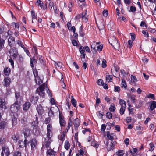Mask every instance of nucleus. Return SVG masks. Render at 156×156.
Instances as JSON below:
<instances>
[{
  "label": "nucleus",
  "mask_w": 156,
  "mask_h": 156,
  "mask_svg": "<svg viewBox=\"0 0 156 156\" xmlns=\"http://www.w3.org/2000/svg\"><path fill=\"white\" fill-rule=\"evenodd\" d=\"M91 146L96 148H98L99 146V144L96 143V141H93L91 143Z\"/></svg>",
  "instance_id": "45"
},
{
  "label": "nucleus",
  "mask_w": 156,
  "mask_h": 156,
  "mask_svg": "<svg viewBox=\"0 0 156 156\" xmlns=\"http://www.w3.org/2000/svg\"><path fill=\"white\" fill-rule=\"evenodd\" d=\"M12 23L15 25V31H20L19 27V24L17 23Z\"/></svg>",
  "instance_id": "42"
},
{
  "label": "nucleus",
  "mask_w": 156,
  "mask_h": 156,
  "mask_svg": "<svg viewBox=\"0 0 156 156\" xmlns=\"http://www.w3.org/2000/svg\"><path fill=\"white\" fill-rule=\"evenodd\" d=\"M31 104L29 102H26L23 105V109L25 111H27L30 108Z\"/></svg>",
  "instance_id": "22"
},
{
  "label": "nucleus",
  "mask_w": 156,
  "mask_h": 156,
  "mask_svg": "<svg viewBox=\"0 0 156 156\" xmlns=\"http://www.w3.org/2000/svg\"><path fill=\"white\" fill-rule=\"evenodd\" d=\"M45 141L43 144V147L44 148H48L49 147L50 144L52 141L51 138H48L47 137L45 138Z\"/></svg>",
  "instance_id": "11"
},
{
  "label": "nucleus",
  "mask_w": 156,
  "mask_h": 156,
  "mask_svg": "<svg viewBox=\"0 0 156 156\" xmlns=\"http://www.w3.org/2000/svg\"><path fill=\"white\" fill-rule=\"evenodd\" d=\"M126 107H121L119 110V112L121 115H122L124 114Z\"/></svg>",
  "instance_id": "47"
},
{
  "label": "nucleus",
  "mask_w": 156,
  "mask_h": 156,
  "mask_svg": "<svg viewBox=\"0 0 156 156\" xmlns=\"http://www.w3.org/2000/svg\"><path fill=\"white\" fill-rule=\"evenodd\" d=\"M52 125L50 124H48L47 125V138H51L53 135V133L52 131Z\"/></svg>",
  "instance_id": "7"
},
{
  "label": "nucleus",
  "mask_w": 156,
  "mask_h": 156,
  "mask_svg": "<svg viewBox=\"0 0 156 156\" xmlns=\"http://www.w3.org/2000/svg\"><path fill=\"white\" fill-rule=\"evenodd\" d=\"M38 118L36 117L35 120H34L31 123V126L33 128V132L36 135L40 134V129L38 126Z\"/></svg>",
  "instance_id": "2"
},
{
  "label": "nucleus",
  "mask_w": 156,
  "mask_h": 156,
  "mask_svg": "<svg viewBox=\"0 0 156 156\" xmlns=\"http://www.w3.org/2000/svg\"><path fill=\"white\" fill-rule=\"evenodd\" d=\"M112 75H110L109 73H106V81L108 82L111 81L112 80Z\"/></svg>",
  "instance_id": "29"
},
{
  "label": "nucleus",
  "mask_w": 156,
  "mask_h": 156,
  "mask_svg": "<svg viewBox=\"0 0 156 156\" xmlns=\"http://www.w3.org/2000/svg\"><path fill=\"white\" fill-rule=\"evenodd\" d=\"M102 67L103 68H105L107 66L106 61L105 59H103L102 62Z\"/></svg>",
  "instance_id": "48"
},
{
  "label": "nucleus",
  "mask_w": 156,
  "mask_h": 156,
  "mask_svg": "<svg viewBox=\"0 0 156 156\" xmlns=\"http://www.w3.org/2000/svg\"><path fill=\"white\" fill-rule=\"evenodd\" d=\"M65 137V135L63 133V134L58 136V139L62 141H63L64 140Z\"/></svg>",
  "instance_id": "39"
},
{
  "label": "nucleus",
  "mask_w": 156,
  "mask_h": 156,
  "mask_svg": "<svg viewBox=\"0 0 156 156\" xmlns=\"http://www.w3.org/2000/svg\"><path fill=\"white\" fill-rule=\"evenodd\" d=\"M103 15L104 17H106L108 15V10H103Z\"/></svg>",
  "instance_id": "63"
},
{
  "label": "nucleus",
  "mask_w": 156,
  "mask_h": 156,
  "mask_svg": "<svg viewBox=\"0 0 156 156\" xmlns=\"http://www.w3.org/2000/svg\"><path fill=\"white\" fill-rule=\"evenodd\" d=\"M72 122L74 125L75 129L76 130H77L80 122V120L77 118H76Z\"/></svg>",
  "instance_id": "13"
},
{
  "label": "nucleus",
  "mask_w": 156,
  "mask_h": 156,
  "mask_svg": "<svg viewBox=\"0 0 156 156\" xmlns=\"http://www.w3.org/2000/svg\"><path fill=\"white\" fill-rule=\"evenodd\" d=\"M106 116L109 119H111L112 117V114L110 112H108L106 113Z\"/></svg>",
  "instance_id": "52"
},
{
  "label": "nucleus",
  "mask_w": 156,
  "mask_h": 156,
  "mask_svg": "<svg viewBox=\"0 0 156 156\" xmlns=\"http://www.w3.org/2000/svg\"><path fill=\"white\" fill-rule=\"evenodd\" d=\"M15 94L16 98L15 102H16V103H19L20 104L23 99L22 96H21L20 92L17 91H15Z\"/></svg>",
  "instance_id": "6"
},
{
  "label": "nucleus",
  "mask_w": 156,
  "mask_h": 156,
  "mask_svg": "<svg viewBox=\"0 0 156 156\" xmlns=\"http://www.w3.org/2000/svg\"><path fill=\"white\" fill-rule=\"evenodd\" d=\"M121 85L122 87H124L125 89H126L127 87V85L126 82V81H125V80H124L123 79H122V81Z\"/></svg>",
  "instance_id": "36"
},
{
  "label": "nucleus",
  "mask_w": 156,
  "mask_h": 156,
  "mask_svg": "<svg viewBox=\"0 0 156 156\" xmlns=\"http://www.w3.org/2000/svg\"><path fill=\"white\" fill-rule=\"evenodd\" d=\"M69 147H70V144H69V142L67 140H66L65 141V145H64L65 148L66 150H68V149L69 148Z\"/></svg>",
  "instance_id": "40"
},
{
  "label": "nucleus",
  "mask_w": 156,
  "mask_h": 156,
  "mask_svg": "<svg viewBox=\"0 0 156 156\" xmlns=\"http://www.w3.org/2000/svg\"><path fill=\"white\" fill-rule=\"evenodd\" d=\"M4 73L5 75L8 76L11 70L9 68L6 67L4 69Z\"/></svg>",
  "instance_id": "32"
},
{
  "label": "nucleus",
  "mask_w": 156,
  "mask_h": 156,
  "mask_svg": "<svg viewBox=\"0 0 156 156\" xmlns=\"http://www.w3.org/2000/svg\"><path fill=\"white\" fill-rule=\"evenodd\" d=\"M37 62L36 61L35 59H31L30 62V65L31 66L32 68L34 67V65L33 64Z\"/></svg>",
  "instance_id": "43"
},
{
  "label": "nucleus",
  "mask_w": 156,
  "mask_h": 156,
  "mask_svg": "<svg viewBox=\"0 0 156 156\" xmlns=\"http://www.w3.org/2000/svg\"><path fill=\"white\" fill-rule=\"evenodd\" d=\"M23 48L24 49V51L26 53L27 55L30 57V55L29 50L27 48H25L24 47Z\"/></svg>",
  "instance_id": "56"
},
{
  "label": "nucleus",
  "mask_w": 156,
  "mask_h": 156,
  "mask_svg": "<svg viewBox=\"0 0 156 156\" xmlns=\"http://www.w3.org/2000/svg\"><path fill=\"white\" fill-rule=\"evenodd\" d=\"M12 137L15 142H16L19 139V136L18 134H16L13 135Z\"/></svg>",
  "instance_id": "37"
},
{
  "label": "nucleus",
  "mask_w": 156,
  "mask_h": 156,
  "mask_svg": "<svg viewBox=\"0 0 156 156\" xmlns=\"http://www.w3.org/2000/svg\"><path fill=\"white\" fill-rule=\"evenodd\" d=\"M130 35L131 36V39L132 41H134L135 39V35L133 33H130Z\"/></svg>",
  "instance_id": "61"
},
{
  "label": "nucleus",
  "mask_w": 156,
  "mask_h": 156,
  "mask_svg": "<svg viewBox=\"0 0 156 156\" xmlns=\"http://www.w3.org/2000/svg\"><path fill=\"white\" fill-rule=\"evenodd\" d=\"M54 3L52 2H50L49 4L48 8L50 10H57V8L55 6L53 5Z\"/></svg>",
  "instance_id": "26"
},
{
  "label": "nucleus",
  "mask_w": 156,
  "mask_h": 156,
  "mask_svg": "<svg viewBox=\"0 0 156 156\" xmlns=\"http://www.w3.org/2000/svg\"><path fill=\"white\" fill-rule=\"evenodd\" d=\"M17 44L20 46L22 48H24V46L22 43V41L20 40H18L16 41Z\"/></svg>",
  "instance_id": "46"
},
{
  "label": "nucleus",
  "mask_w": 156,
  "mask_h": 156,
  "mask_svg": "<svg viewBox=\"0 0 156 156\" xmlns=\"http://www.w3.org/2000/svg\"><path fill=\"white\" fill-rule=\"evenodd\" d=\"M72 121L71 120V116L69 118V122L68 123V126L70 127L72 125Z\"/></svg>",
  "instance_id": "57"
},
{
  "label": "nucleus",
  "mask_w": 156,
  "mask_h": 156,
  "mask_svg": "<svg viewBox=\"0 0 156 156\" xmlns=\"http://www.w3.org/2000/svg\"><path fill=\"white\" fill-rule=\"evenodd\" d=\"M4 85L6 87H8L10 85L11 83V79L8 77H6L4 78Z\"/></svg>",
  "instance_id": "18"
},
{
  "label": "nucleus",
  "mask_w": 156,
  "mask_h": 156,
  "mask_svg": "<svg viewBox=\"0 0 156 156\" xmlns=\"http://www.w3.org/2000/svg\"><path fill=\"white\" fill-rule=\"evenodd\" d=\"M5 142V139L3 137H1L0 138V144H4Z\"/></svg>",
  "instance_id": "53"
},
{
  "label": "nucleus",
  "mask_w": 156,
  "mask_h": 156,
  "mask_svg": "<svg viewBox=\"0 0 156 156\" xmlns=\"http://www.w3.org/2000/svg\"><path fill=\"white\" fill-rule=\"evenodd\" d=\"M46 153L48 155L51 156L54 155L56 153V152L52 149H50L47 150Z\"/></svg>",
  "instance_id": "25"
},
{
  "label": "nucleus",
  "mask_w": 156,
  "mask_h": 156,
  "mask_svg": "<svg viewBox=\"0 0 156 156\" xmlns=\"http://www.w3.org/2000/svg\"><path fill=\"white\" fill-rule=\"evenodd\" d=\"M2 152L1 154L2 156H9L10 154V152L9 148L6 146H2Z\"/></svg>",
  "instance_id": "5"
},
{
  "label": "nucleus",
  "mask_w": 156,
  "mask_h": 156,
  "mask_svg": "<svg viewBox=\"0 0 156 156\" xmlns=\"http://www.w3.org/2000/svg\"><path fill=\"white\" fill-rule=\"evenodd\" d=\"M137 102L139 103V104L136 105V106L137 108H139L143 105V101H139Z\"/></svg>",
  "instance_id": "51"
},
{
  "label": "nucleus",
  "mask_w": 156,
  "mask_h": 156,
  "mask_svg": "<svg viewBox=\"0 0 156 156\" xmlns=\"http://www.w3.org/2000/svg\"><path fill=\"white\" fill-rule=\"evenodd\" d=\"M20 104L19 103H16L15 102L14 104L12 105L10 109L12 113H15L17 112L20 108Z\"/></svg>",
  "instance_id": "4"
},
{
  "label": "nucleus",
  "mask_w": 156,
  "mask_h": 156,
  "mask_svg": "<svg viewBox=\"0 0 156 156\" xmlns=\"http://www.w3.org/2000/svg\"><path fill=\"white\" fill-rule=\"evenodd\" d=\"M33 74L35 77V80L36 83H37V80H39V77L38 74V71L37 70L33 71Z\"/></svg>",
  "instance_id": "28"
},
{
  "label": "nucleus",
  "mask_w": 156,
  "mask_h": 156,
  "mask_svg": "<svg viewBox=\"0 0 156 156\" xmlns=\"http://www.w3.org/2000/svg\"><path fill=\"white\" fill-rule=\"evenodd\" d=\"M103 47V46L102 45H100L99 46H97V50L99 51H101L102 50V48Z\"/></svg>",
  "instance_id": "60"
},
{
  "label": "nucleus",
  "mask_w": 156,
  "mask_h": 156,
  "mask_svg": "<svg viewBox=\"0 0 156 156\" xmlns=\"http://www.w3.org/2000/svg\"><path fill=\"white\" fill-rule=\"evenodd\" d=\"M7 36L5 35L1 36L0 35V49H3L4 47L5 41Z\"/></svg>",
  "instance_id": "8"
},
{
  "label": "nucleus",
  "mask_w": 156,
  "mask_h": 156,
  "mask_svg": "<svg viewBox=\"0 0 156 156\" xmlns=\"http://www.w3.org/2000/svg\"><path fill=\"white\" fill-rule=\"evenodd\" d=\"M36 109L39 115H41L43 113L44 110L41 104H39L37 105Z\"/></svg>",
  "instance_id": "16"
},
{
  "label": "nucleus",
  "mask_w": 156,
  "mask_h": 156,
  "mask_svg": "<svg viewBox=\"0 0 156 156\" xmlns=\"http://www.w3.org/2000/svg\"><path fill=\"white\" fill-rule=\"evenodd\" d=\"M131 80H133V82L134 83H135L137 81V79L136 78V76H133L132 75L131 76Z\"/></svg>",
  "instance_id": "59"
},
{
  "label": "nucleus",
  "mask_w": 156,
  "mask_h": 156,
  "mask_svg": "<svg viewBox=\"0 0 156 156\" xmlns=\"http://www.w3.org/2000/svg\"><path fill=\"white\" fill-rule=\"evenodd\" d=\"M9 52L11 56L14 58H16L18 55L17 51L15 48H12L9 51Z\"/></svg>",
  "instance_id": "12"
},
{
  "label": "nucleus",
  "mask_w": 156,
  "mask_h": 156,
  "mask_svg": "<svg viewBox=\"0 0 156 156\" xmlns=\"http://www.w3.org/2000/svg\"><path fill=\"white\" fill-rule=\"evenodd\" d=\"M116 144V142L115 141L111 142L110 144L107 141L106 144L108 151H109L111 150L114 149L115 145Z\"/></svg>",
  "instance_id": "9"
},
{
  "label": "nucleus",
  "mask_w": 156,
  "mask_h": 156,
  "mask_svg": "<svg viewBox=\"0 0 156 156\" xmlns=\"http://www.w3.org/2000/svg\"><path fill=\"white\" fill-rule=\"evenodd\" d=\"M71 103L72 104L74 107H76V101L74 98H72L71 99Z\"/></svg>",
  "instance_id": "49"
},
{
  "label": "nucleus",
  "mask_w": 156,
  "mask_h": 156,
  "mask_svg": "<svg viewBox=\"0 0 156 156\" xmlns=\"http://www.w3.org/2000/svg\"><path fill=\"white\" fill-rule=\"evenodd\" d=\"M0 108L4 110L7 108L6 103L4 99H0Z\"/></svg>",
  "instance_id": "14"
},
{
  "label": "nucleus",
  "mask_w": 156,
  "mask_h": 156,
  "mask_svg": "<svg viewBox=\"0 0 156 156\" xmlns=\"http://www.w3.org/2000/svg\"><path fill=\"white\" fill-rule=\"evenodd\" d=\"M137 149L136 148H134L133 149V151L131 150L130 151V153L132 154H135L137 151Z\"/></svg>",
  "instance_id": "62"
},
{
  "label": "nucleus",
  "mask_w": 156,
  "mask_h": 156,
  "mask_svg": "<svg viewBox=\"0 0 156 156\" xmlns=\"http://www.w3.org/2000/svg\"><path fill=\"white\" fill-rule=\"evenodd\" d=\"M156 108V102L154 101L151 102L150 106V109L152 111Z\"/></svg>",
  "instance_id": "30"
},
{
  "label": "nucleus",
  "mask_w": 156,
  "mask_h": 156,
  "mask_svg": "<svg viewBox=\"0 0 156 156\" xmlns=\"http://www.w3.org/2000/svg\"><path fill=\"white\" fill-rule=\"evenodd\" d=\"M8 123L5 121H2L0 122V129H4L7 125Z\"/></svg>",
  "instance_id": "24"
},
{
  "label": "nucleus",
  "mask_w": 156,
  "mask_h": 156,
  "mask_svg": "<svg viewBox=\"0 0 156 156\" xmlns=\"http://www.w3.org/2000/svg\"><path fill=\"white\" fill-rule=\"evenodd\" d=\"M23 132L24 135L25 136V138L28 136L30 134V130L27 128L24 129L23 130Z\"/></svg>",
  "instance_id": "23"
},
{
  "label": "nucleus",
  "mask_w": 156,
  "mask_h": 156,
  "mask_svg": "<svg viewBox=\"0 0 156 156\" xmlns=\"http://www.w3.org/2000/svg\"><path fill=\"white\" fill-rule=\"evenodd\" d=\"M21 154L20 152L17 151L14 153L13 156H21Z\"/></svg>",
  "instance_id": "64"
},
{
  "label": "nucleus",
  "mask_w": 156,
  "mask_h": 156,
  "mask_svg": "<svg viewBox=\"0 0 156 156\" xmlns=\"http://www.w3.org/2000/svg\"><path fill=\"white\" fill-rule=\"evenodd\" d=\"M147 97L148 98H151L154 100L155 99L154 95L152 94H149L147 95Z\"/></svg>",
  "instance_id": "58"
},
{
  "label": "nucleus",
  "mask_w": 156,
  "mask_h": 156,
  "mask_svg": "<svg viewBox=\"0 0 156 156\" xmlns=\"http://www.w3.org/2000/svg\"><path fill=\"white\" fill-rule=\"evenodd\" d=\"M59 123L61 126H64L66 125V122L64 119L63 116L59 113Z\"/></svg>",
  "instance_id": "15"
},
{
  "label": "nucleus",
  "mask_w": 156,
  "mask_h": 156,
  "mask_svg": "<svg viewBox=\"0 0 156 156\" xmlns=\"http://www.w3.org/2000/svg\"><path fill=\"white\" fill-rule=\"evenodd\" d=\"M55 66L56 68L61 69L62 66V64L61 62H55Z\"/></svg>",
  "instance_id": "35"
},
{
  "label": "nucleus",
  "mask_w": 156,
  "mask_h": 156,
  "mask_svg": "<svg viewBox=\"0 0 156 156\" xmlns=\"http://www.w3.org/2000/svg\"><path fill=\"white\" fill-rule=\"evenodd\" d=\"M109 42L111 45L115 48H118L120 46V44L118 43V40L114 37H112L110 40Z\"/></svg>",
  "instance_id": "3"
},
{
  "label": "nucleus",
  "mask_w": 156,
  "mask_h": 156,
  "mask_svg": "<svg viewBox=\"0 0 156 156\" xmlns=\"http://www.w3.org/2000/svg\"><path fill=\"white\" fill-rule=\"evenodd\" d=\"M115 108L114 104L113 103L111 104L109 108V110L110 111L113 112L115 111Z\"/></svg>",
  "instance_id": "34"
},
{
  "label": "nucleus",
  "mask_w": 156,
  "mask_h": 156,
  "mask_svg": "<svg viewBox=\"0 0 156 156\" xmlns=\"http://www.w3.org/2000/svg\"><path fill=\"white\" fill-rule=\"evenodd\" d=\"M8 42L10 47H12L14 46L15 43V38L12 36L9 37L8 40Z\"/></svg>",
  "instance_id": "10"
},
{
  "label": "nucleus",
  "mask_w": 156,
  "mask_h": 156,
  "mask_svg": "<svg viewBox=\"0 0 156 156\" xmlns=\"http://www.w3.org/2000/svg\"><path fill=\"white\" fill-rule=\"evenodd\" d=\"M12 124L13 126H15L16 124L17 119L14 116H13L12 120Z\"/></svg>",
  "instance_id": "44"
},
{
  "label": "nucleus",
  "mask_w": 156,
  "mask_h": 156,
  "mask_svg": "<svg viewBox=\"0 0 156 156\" xmlns=\"http://www.w3.org/2000/svg\"><path fill=\"white\" fill-rule=\"evenodd\" d=\"M9 62L10 63L12 67V68H14V61L12 58H10L8 60Z\"/></svg>",
  "instance_id": "54"
},
{
  "label": "nucleus",
  "mask_w": 156,
  "mask_h": 156,
  "mask_svg": "<svg viewBox=\"0 0 156 156\" xmlns=\"http://www.w3.org/2000/svg\"><path fill=\"white\" fill-rule=\"evenodd\" d=\"M23 57L21 55H19V56L18 57V60L20 62H23Z\"/></svg>",
  "instance_id": "55"
},
{
  "label": "nucleus",
  "mask_w": 156,
  "mask_h": 156,
  "mask_svg": "<svg viewBox=\"0 0 156 156\" xmlns=\"http://www.w3.org/2000/svg\"><path fill=\"white\" fill-rule=\"evenodd\" d=\"M97 46L94 41L91 45V51L94 54H96V53L97 50Z\"/></svg>",
  "instance_id": "21"
},
{
  "label": "nucleus",
  "mask_w": 156,
  "mask_h": 156,
  "mask_svg": "<svg viewBox=\"0 0 156 156\" xmlns=\"http://www.w3.org/2000/svg\"><path fill=\"white\" fill-rule=\"evenodd\" d=\"M38 99V97H34V96H32L31 98V102L32 103L34 104H35L37 103V100Z\"/></svg>",
  "instance_id": "31"
},
{
  "label": "nucleus",
  "mask_w": 156,
  "mask_h": 156,
  "mask_svg": "<svg viewBox=\"0 0 156 156\" xmlns=\"http://www.w3.org/2000/svg\"><path fill=\"white\" fill-rule=\"evenodd\" d=\"M119 104L121 105V107H126V105L125 101L123 99H120Z\"/></svg>",
  "instance_id": "33"
},
{
  "label": "nucleus",
  "mask_w": 156,
  "mask_h": 156,
  "mask_svg": "<svg viewBox=\"0 0 156 156\" xmlns=\"http://www.w3.org/2000/svg\"><path fill=\"white\" fill-rule=\"evenodd\" d=\"M28 141L25 139L24 141L23 140H20L18 142L19 146L20 147H26Z\"/></svg>",
  "instance_id": "17"
},
{
  "label": "nucleus",
  "mask_w": 156,
  "mask_h": 156,
  "mask_svg": "<svg viewBox=\"0 0 156 156\" xmlns=\"http://www.w3.org/2000/svg\"><path fill=\"white\" fill-rule=\"evenodd\" d=\"M45 90H47V93L49 94L50 91L47 87V85L45 83H43L38 88H37L36 90V93H37L40 96L42 97L44 96Z\"/></svg>",
  "instance_id": "1"
},
{
  "label": "nucleus",
  "mask_w": 156,
  "mask_h": 156,
  "mask_svg": "<svg viewBox=\"0 0 156 156\" xmlns=\"http://www.w3.org/2000/svg\"><path fill=\"white\" fill-rule=\"evenodd\" d=\"M84 47L83 46L80 47L79 48L80 52L81 54L84 53Z\"/></svg>",
  "instance_id": "50"
},
{
  "label": "nucleus",
  "mask_w": 156,
  "mask_h": 156,
  "mask_svg": "<svg viewBox=\"0 0 156 156\" xmlns=\"http://www.w3.org/2000/svg\"><path fill=\"white\" fill-rule=\"evenodd\" d=\"M30 142V145L31 146V147L32 149V150L33 148H34L37 145V141L36 139H32L31 141Z\"/></svg>",
  "instance_id": "19"
},
{
  "label": "nucleus",
  "mask_w": 156,
  "mask_h": 156,
  "mask_svg": "<svg viewBox=\"0 0 156 156\" xmlns=\"http://www.w3.org/2000/svg\"><path fill=\"white\" fill-rule=\"evenodd\" d=\"M123 150H119L116 152V154L118 156H123L124 153H123Z\"/></svg>",
  "instance_id": "38"
},
{
  "label": "nucleus",
  "mask_w": 156,
  "mask_h": 156,
  "mask_svg": "<svg viewBox=\"0 0 156 156\" xmlns=\"http://www.w3.org/2000/svg\"><path fill=\"white\" fill-rule=\"evenodd\" d=\"M33 74L35 77V80L36 83H37V80H39V77L38 74V71L37 70L33 71Z\"/></svg>",
  "instance_id": "27"
},
{
  "label": "nucleus",
  "mask_w": 156,
  "mask_h": 156,
  "mask_svg": "<svg viewBox=\"0 0 156 156\" xmlns=\"http://www.w3.org/2000/svg\"><path fill=\"white\" fill-rule=\"evenodd\" d=\"M36 5L41 7L43 5V2L40 0H38L36 2Z\"/></svg>",
  "instance_id": "41"
},
{
  "label": "nucleus",
  "mask_w": 156,
  "mask_h": 156,
  "mask_svg": "<svg viewBox=\"0 0 156 156\" xmlns=\"http://www.w3.org/2000/svg\"><path fill=\"white\" fill-rule=\"evenodd\" d=\"M31 13L32 20V23H34V20H36V21H37V15L33 10H31Z\"/></svg>",
  "instance_id": "20"
}]
</instances>
